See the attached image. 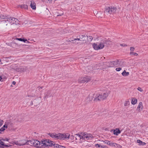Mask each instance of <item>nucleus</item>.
Returning <instances> with one entry per match:
<instances>
[{
  "label": "nucleus",
  "instance_id": "b1692460",
  "mask_svg": "<svg viewBox=\"0 0 148 148\" xmlns=\"http://www.w3.org/2000/svg\"><path fill=\"white\" fill-rule=\"evenodd\" d=\"M12 24L14 23H18L19 21L16 18L12 17Z\"/></svg>",
  "mask_w": 148,
  "mask_h": 148
},
{
  "label": "nucleus",
  "instance_id": "2eb2a0df",
  "mask_svg": "<svg viewBox=\"0 0 148 148\" xmlns=\"http://www.w3.org/2000/svg\"><path fill=\"white\" fill-rule=\"evenodd\" d=\"M5 140L3 139L2 138H0V148H4L5 147H8L9 146L7 145H5L3 141H5Z\"/></svg>",
  "mask_w": 148,
  "mask_h": 148
},
{
  "label": "nucleus",
  "instance_id": "f704fd0d",
  "mask_svg": "<svg viewBox=\"0 0 148 148\" xmlns=\"http://www.w3.org/2000/svg\"><path fill=\"white\" fill-rule=\"evenodd\" d=\"M42 1L47 3H51L52 2V0H41Z\"/></svg>",
  "mask_w": 148,
  "mask_h": 148
},
{
  "label": "nucleus",
  "instance_id": "20e7f679",
  "mask_svg": "<svg viewBox=\"0 0 148 148\" xmlns=\"http://www.w3.org/2000/svg\"><path fill=\"white\" fill-rule=\"evenodd\" d=\"M54 143L49 139H46L42 141L41 142V147H44L52 146L53 145Z\"/></svg>",
  "mask_w": 148,
  "mask_h": 148
},
{
  "label": "nucleus",
  "instance_id": "c9c22d12",
  "mask_svg": "<svg viewBox=\"0 0 148 148\" xmlns=\"http://www.w3.org/2000/svg\"><path fill=\"white\" fill-rule=\"evenodd\" d=\"M54 145V148H59V145L58 144H54L53 145Z\"/></svg>",
  "mask_w": 148,
  "mask_h": 148
},
{
  "label": "nucleus",
  "instance_id": "6ab92c4d",
  "mask_svg": "<svg viewBox=\"0 0 148 148\" xmlns=\"http://www.w3.org/2000/svg\"><path fill=\"white\" fill-rule=\"evenodd\" d=\"M8 127L7 125L5 124L3 127H2L1 129H0V134L2 133V132H3L5 129L7 128Z\"/></svg>",
  "mask_w": 148,
  "mask_h": 148
},
{
  "label": "nucleus",
  "instance_id": "423d86ee",
  "mask_svg": "<svg viewBox=\"0 0 148 148\" xmlns=\"http://www.w3.org/2000/svg\"><path fill=\"white\" fill-rule=\"evenodd\" d=\"M50 137L54 140H60V133H56L55 132L50 133L48 134Z\"/></svg>",
  "mask_w": 148,
  "mask_h": 148
},
{
  "label": "nucleus",
  "instance_id": "cd10ccee",
  "mask_svg": "<svg viewBox=\"0 0 148 148\" xmlns=\"http://www.w3.org/2000/svg\"><path fill=\"white\" fill-rule=\"evenodd\" d=\"M16 40H18L19 41H23L24 42H25L26 41H27V40L26 39H25L24 38H16L15 39Z\"/></svg>",
  "mask_w": 148,
  "mask_h": 148
},
{
  "label": "nucleus",
  "instance_id": "49530a36",
  "mask_svg": "<svg viewBox=\"0 0 148 148\" xmlns=\"http://www.w3.org/2000/svg\"><path fill=\"white\" fill-rule=\"evenodd\" d=\"M14 143L15 144L19 145V141L15 142Z\"/></svg>",
  "mask_w": 148,
  "mask_h": 148
},
{
  "label": "nucleus",
  "instance_id": "8fccbe9b",
  "mask_svg": "<svg viewBox=\"0 0 148 148\" xmlns=\"http://www.w3.org/2000/svg\"><path fill=\"white\" fill-rule=\"evenodd\" d=\"M89 37L90 38V39L91 40L92 39V37L90 36H89Z\"/></svg>",
  "mask_w": 148,
  "mask_h": 148
},
{
  "label": "nucleus",
  "instance_id": "a19ab883",
  "mask_svg": "<svg viewBox=\"0 0 148 148\" xmlns=\"http://www.w3.org/2000/svg\"><path fill=\"white\" fill-rule=\"evenodd\" d=\"M121 68H116V71H120L121 70Z\"/></svg>",
  "mask_w": 148,
  "mask_h": 148
},
{
  "label": "nucleus",
  "instance_id": "4be33fe9",
  "mask_svg": "<svg viewBox=\"0 0 148 148\" xmlns=\"http://www.w3.org/2000/svg\"><path fill=\"white\" fill-rule=\"evenodd\" d=\"M129 74V72H126L125 70L122 73V75L123 76L126 77L128 76Z\"/></svg>",
  "mask_w": 148,
  "mask_h": 148
},
{
  "label": "nucleus",
  "instance_id": "c756f323",
  "mask_svg": "<svg viewBox=\"0 0 148 148\" xmlns=\"http://www.w3.org/2000/svg\"><path fill=\"white\" fill-rule=\"evenodd\" d=\"M117 144L116 143H111L110 146L116 147Z\"/></svg>",
  "mask_w": 148,
  "mask_h": 148
},
{
  "label": "nucleus",
  "instance_id": "6e6d98bb",
  "mask_svg": "<svg viewBox=\"0 0 148 148\" xmlns=\"http://www.w3.org/2000/svg\"><path fill=\"white\" fill-rule=\"evenodd\" d=\"M1 60L0 59V62L1 61Z\"/></svg>",
  "mask_w": 148,
  "mask_h": 148
},
{
  "label": "nucleus",
  "instance_id": "f3484780",
  "mask_svg": "<svg viewBox=\"0 0 148 148\" xmlns=\"http://www.w3.org/2000/svg\"><path fill=\"white\" fill-rule=\"evenodd\" d=\"M105 65H106L107 67H114L113 61H111L108 62H106Z\"/></svg>",
  "mask_w": 148,
  "mask_h": 148
},
{
  "label": "nucleus",
  "instance_id": "603ef678",
  "mask_svg": "<svg viewBox=\"0 0 148 148\" xmlns=\"http://www.w3.org/2000/svg\"><path fill=\"white\" fill-rule=\"evenodd\" d=\"M98 13V12L97 11H95V14H97Z\"/></svg>",
  "mask_w": 148,
  "mask_h": 148
},
{
  "label": "nucleus",
  "instance_id": "58836bf2",
  "mask_svg": "<svg viewBox=\"0 0 148 148\" xmlns=\"http://www.w3.org/2000/svg\"><path fill=\"white\" fill-rule=\"evenodd\" d=\"M137 89L139 91H140V92H142L143 91V90L140 87H138L137 88Z\"/></svg>",
  "mask_w": 148,
  "mask_h": 148
},
{
  "label": "nucleus",
  "instance_id": "412c9836",
  "mask_svg": "<svg viewBox=\"0 0 148 148\" xmlns=\"http://www.w3.org/2000/svg\"><path fill=\"white\" fill-rule=\"evenodd\" d=\"M75 136L76 140H81L82 139L81 137V133L77 134L75 135Z\"/></svg>",
  "mask_w": 148,
  "mask_h": 148
},
{
  "label": "nucleus",
  "instance_id": "37998d69",
  "mask_svg": "<svg viewBox=\"0 0 148 148\" xmlns=\"http://www.w3.org/2000/svg\"><path fill=\"white\" fill-rule=\"evenodd\" d=\"M116 147H118L119 148H122V146L120 145L117 144V145L116 146Z\"/></svg>",
  "mask_w": 148,
  "mask_h": 148
},
{
  "label": "nucleus",
  "instance_id": "ddd939ff",
  "mask_svg": "<svg viewBox=\"0 0 148 148\" xmlns=\"http://www.w3.org/2000/svg\"><path fill=\"white\" fill-rule=\"evenodd\" d=\"M104 100L103 98L101 95L99 94H96L95 97L94 99V100L95 101H101Z\"/></svg>",
  "mask_w": 148,
  "mask_h": 148
},
{
  "label": "nucleus",
  "instance_id": "9b49d317",
  "mask_svg": "<svg viewBox=\"0 0 148 148\" xmlns=\"http://www.w3.org/2000/svg\"><path fill=\"white\" fill-rule=\"evenodd\" d=\"M90 80V79L88 78L80 77L79 79L78 82L80 83H83L87 82Z\"/></svg>",
  "mask_w": 148,
  "mask_h": 148
},
{
  "label": "nucleus",
  "instance_id": "72a5a7b5",
  "mask_svg": "<svg viewBox=\"0 0 148 148\" xmlns=\"http://www.w3.org/2000/svg\"><path fill=\"white\" fill-rule=\"evenodd\" d=\"M129 101H126L124 103V105L125 106H126L129 105Z\"/></svg>",
  "mask_w": 148,
  "mask_h": 148
},
{
  "label": "nucleus",
  "instance_id": "7ed1b4c3",
  "mask_svg": "<svg viewBox=\"0 0 148 148\" xmlns=\"http://www.w3.org/2000/svg\"><path fill=\"white\" fill-rule=\"evenodd\" d=\"M86 36L85 35H81L77 36L76 38H75L72 41H75V42L77 44L81 45L83 43V42L85 40Z\"/></svg>",
  "mask_w": 148,
  "mask_h": 148
},
{
  "label": "nucleus",
  "instance_id": "0eeeda50",
  "mask_svg": "<svg viewBox=\"0 0 148 148\" xmlns=\"http://www.w3.org/2000/svg\"><path fill=\"white\" fill-rule=\"evenodd\" d=\"M93 137V136L90 134L86 133H81V137L82 139L88 140L92 138Z\"/></svg>",
  "mask_w": 148,
  "mask_h": 148
},
{
  "label": "nucleus",
  "instance_id": "393cba45",
  "mask_svg": "<svg viewBox=\"0 0 148 148\" xmlns=\"http://www.w3.org/2000/svg\"><path fill=\"white\" fill-rule=\"evenodd\" d=\"M137 99L133 98L132 99V100L131 101V103L133 105H134L137 103Z\"/></svg>",
  "mask_w": 148,
  "mask_h": 148
},
{
  "label": "nucleus",
  "instance_id": "09e8293b",
  "mask_svg": "<svg viewBox=\"0 0 148 148\" xmlns=\"http://www.w3.org/2000/svg\"><path fill=\"white\" fill-rule=\"evenodd\" d=\"M16 82L15 81H13L12 82V84L13 85H15L16 84Z\"/></svg>",
  "mask_w": 148,
  "mask_h": 148
},
{
  "label": "nucleus",
  "instance_id": "dca6fc26",
  "mask_svg": "<svg viewBox=\"0 0 148 148\" xmlns=\"http://www.w3.org/2000/svg\"><path fill=\"white\" fill-rule=\"evenodd\" d=\"M143 103L142 102H140L137 108V110L138 111V112H140L143 109Z\"/></svg>",
  "mask_w": 148,
  "mask_h": 148
},
{
  "label": "nucleus",
  "instance_id": "f257e3e1",
  "mask_svg": "<svg viewBox=\"0 0 148 148\" xmlns=\"http://www.w3.org/2000/svg\"><path fill=\"white\" fill-rule=\"evenodd\" d=\"M12 17L6 18L1 21L0 24V29H6L8 26L10 24H12Z\"/></svg>",
  "mask_w": 148,
  "mask_h": 148
},
{
  "label": "nucleus",
  "instance_id": "a878e982",
  "mask_svg": "<svg viewBox=\"0 0 148 148\" xmlns=\"http://www.w3.org/2000/svg\"><path fill=\"white\" fill-rule=\"evenodd\" d=\"M137 143L139 144V145H144L146 144L144 142H143L142 141L140 140H137Z\"/></svg>",
  "mask_w": 148,
  "mask_h": 148
},
{
  "label": "nucleus",
  "instance_id": "5fc2aeb1",
  "mask_svg": "<svg viewBox=\"0 0 148 148\" xmlns=\"http://www.w3.org/2000/svg\"><path fill=\"white\" fill-rule=\"evenodd\" d=\"M6 140H7V141H8V139H6Z\"/></svg>",
  "mask_w": 148,
  "mask_h": 148
},
{
  "label": "nucleus",
  "instance_id": "6e6552de",
  "mask_svg": "<svg viewBox=\"0 0 148 148\" xmlns=\"http://www.w3.org/2000/svg\"><path fill=\"white\" fill-rule=\"evenodd\" d=\"M111 93V91L109 89L107 88H105L104 89V91L102 95L101 94L104 100H105L107 99L109 95Z\"/></svg>",
  "mask_w": 148,
  "mask_h": 148
},
{
  "label": "nucleus",
  "instance_id": "de8ad7c7",
  "mask_svg": "<svg viewBox=\"0 0 148 148\" xmlns=\"http://www.w3.org/2000/svg\"><path fill=\"white\" fill-rule=\"evenodd\" d=\"M38 88L39 89H42L44 88V87L43 86L39 87H38Z\"/></svg>",
  "mask_w": 148,
  "mask_h": 148
},
{
  "label": "nucleus",
  "instance_id": "bb28decb",
  "mask_svg": "<svg viewBox=\"0 0 148 148\" xmlns=\"http://www.w3.org/2000/svg\"><path fill=\"white\" fill-rule=\"evenodd\" d=\"M120 133V131L118 129H116L114 131V134L115 135H117L118 134Z\"/></svg>",
  "mask_w": 148,
  "mask_h": 148
},
{
  "label": "nucleus",
  "instance_id": "f8f14e48",
  "mask_svg": "<svg viewBox=\"0 0 148 148\" xmlns=\"http://www.w3.org/2000/svg\"><path fill=\"white\" fill-rule=\"evenodd\" d=\"M29 140L23 139L19 140V146H22L26 144L29 145Z\"/></svg>",
  "mask_w": 148,
  "mask_h": 148
},
{
  "label": "nucleus",
  "instance_id": "ea45409f",
  "mask_svg": "<svg viewBox=\"0 0 148 148\" xmlns=\"http://www.w3.org/2000/svg\"><path fill=\"white\" fill-rule=\"evenodd\" d=\"M134 49H135V48L134 47H130V50L131 51V52H133V51H134Z\"/></svg>",
  "mask_w": 148,
  "mask_h": 148
},
{
  "label": "nucleus",
  "instance_id": "4d7b16f0",
  "mask_svg": "<svg viewBox=\"0 0 148 148\" xmlns=\"http://www.w3.org/2000/svg\"><path fill=\"white\" fill-rule=\"evenodd\" d=\"M71 137H73V136H71Z\"/></svg>",
  "mask_w": 148,
  "mask_h": 148
},
{
  "label": "nucleus",
  "instance_id": "c03bdc74",
  "mask_svg": "<svg viewBox=\"0 0 148 148\" xmlns=\"http://www.w3.org/2000/svg\"><path fill=\"white\" fill-rule=\"evenodd\" d=\"M13 44H16V45H18V44L16 43H15L14 42H12V43L11 44H10V45H9L11 47H12V45Z\"/></svg>",
  "mask_w": 148,
  "mask_h": 148
},
{
  "label": "nucleus",
  "instance_id": "4c0bfd02",
  "mask_svg": "<svg viewBox=\"0 0 148 148\" xmlns=\"http://www.w3.org/2000/svg\"><path fill=\"white\" fill-rule=\"evenodd\" d=\"M92 97H92V95H89L88 98H89V101H91L92 100V99H93Z\"/></svg>",
  "mask_w": 148,
  "mask_h": 148
},
{
  "label": "nucleus",
  "instance_id": "7c9ffc66",
  "mask_svg": "<svg viewBox=\"0 0 148 148\" xmlns=\"http://www.w3.org/2000/svg\"><path fill=\"white\" fill-rule=\"evenodd\" d=\"M22 8H24L25 9H27L28 8V6L26 5H23L21 6Z\"/></svg>",
  "mask_w": 148,
  "mask_h": 148
},
{
  "label": "nucleus",
  "instance_id": "39448f33",
  "mask_svg": "<svg viewBox=\"0 0 148 148\" xmlns=\"http://www.w3.org/2000/svg\"><path fill=\"white\" fill-rule=\"evenodd\" d=\"M29 145L33 146L37 148H41V142L37 140H29Z\"/></svg>",
  "mask_w": 148,
  "mask_h": 148
},
{
  "label": "nucleus",
  "instance_id": "e433bc0d",
  "mask_svg": "<svg viewBox=\"0 0 148 148\" xmlns=\"http://www.w3.org/2000/svg\"><path fill=\"white\" fill-rule=\"evenodd\" d=\"M6 17L5 16H4V15H0V18L1 19H3L4 20H5V19L6 18Z\"/></svg>",
  "mask_w": 148,
  "mask_h": 148
},
{
  "label": "nucleus",
  "instance_id": "1a4fd4ad",
  "mask_svg": "<svg viewBox=\"0 0 148 148\" xmlns=\"http://www.w3.org/2000/svg\"><path fill=\"white\" fill-rule=\"evenodd\" d=\"M114 67L115 66L116 67L121 66L124 67L125 66V63L124 62H121L118 60H116L115 61H113Z\"/></svg>",
  "mask_w": 148,
  "mask_h": 148
},
{
  "label": "nucleus",
  "instance_id": "f03ea898",
  "mask_svg": "<svg viewBox=\"0 0 148 148\" xmlns=\"http://www.w3.org/2000/svg\"><path fill=\"white\" fill-rule=\"evenodd\" d=\"M106 42V40H103L99 43H94L92 45L93 47L96 50L102 49L105 45Z\"/></svg>",
  "mask_w": 148,
  "mask_h": 148
},
{
  "label": "nucleus",
  "instance_id": "2f4dec72",
  "mask_svg": "<svg viewBox=\"0 0 148 148\" xmlns=\"http://www.w3.org/2000/svg\"><path fill=\"white\" fill-rule=\"evenodd\" d=\"M130 55H135L136 56H137L138 55V54L134 52H130Z\"/></svg>",
  "mask_w": 148,
  "mask_h": 148
},
{
  "label": "nucleus",
  "instance_id": "4468645a",
  "mask_svg": "<svg viewBox=\"0 0 148 148\" xmlns=\"http://www.w3.org/2000/svg\"><path fill=\"white\" fill-rule=\"evenodd\" d=\"M27 69L25 66H21L16 68V70L17 71L20 72H24L27 71Z\"/></svg>",
  "mask_w": 148,
  "mask_h": 148
},
{
  "label": "nucleus",
  "instance_id": "aec40b11",
  "mask_svg": "<svg viewBox=\"0 0 148 148\" xmlns=\"http://www.w3.org/2000/svg\"><path fill=\"white\" fill-rule=\"evenodd\" d=\"M116 8L114 7H111V11L110 12V14L115 13L116 11Z\"/></svg>",
  "mask_w": 148,
  "mask_h": 148
},
{
  "label": "nucleus",
  "instance_id": "a18cd8bd",
  "mask_svg": "<svg viewBox=\"0 0 148 148\" xmlns=\"http://www.w3.org/2000/svg\"><path fill=\"white\" fill-rule=\"evenodd\" d=\"M120 45L122 47H126L127 46L126 44L124 43L120 44Z\"/></svg>",
  "mask_w": 148,
  "mask_h": 148
},
{
  "label": "nucleus",
  "instance_id": "79ce46f5",
  "mask_svg": "<svg viewBox=\"0 0 148 148\" xmlns=\"http://www.w3.org/2000/svg\"><path fill=\"white\" fill-rule=\"evenodd\" d=\"M3 120L0 119V126H1L3 124Z\"/></svg>",
  "mask_w": 148,
  "mask_h": 148
},
{
  "label": "nucleus",
  "instance_id": "9d476101",
  "mask_svg": "<svg viewBox=\"0 0 148 148\" xmlns=\"http://www.w3.org/2000/svg\"><path fill=\"white\" fill-rule=\"evenodd\" d=\"M70 135L68 133L62 134L60 133V140H64L65 139H69Z\"/></svg>",
  "mask_w": 148,
  "mask_h": 148
},
{
  "label": "nucleus",
  "instance_id": "c85d7f7f",
  "mask_svg": "<svg viewBox=\"0 0 148 148\" xmlns=\"http://www.w3.org/2000/svg\"><path fill=\"white\" fill-rule=\"evenodd\" d=\"M95 147H100L101 148H105L106 146L104 145H100L99 144H96L95 145Z\"/></svg>",
  "mask_w": 148,
  "mask_h": 148
},
{
  "label": "nucleus",
  "instance_id": "a211bd4d",
  "mask_svg": "<svg viewBox=\"0 0 148 148\" xmlns=\"http://www.w3.org/2000/svg\"><path fill=\"white\" fill-rule=\"evenodd\" d=\"M31 2L30 6L31 8L34 10H35L36 9V4L33 1H32Z\"/></svg>",
  "mask_w": 148,
  "mask_h": 148
},
{
  "label": "nucleus",
  "instance_id": "5701e85b",
  "mask_svg": "<svg viewBox=\"0 0 148 148\" xmlns=\"http://www.w3.org/2000/svg\"><path fill=\"white\" fill-rule=\"evenodd\" d=\"M111 7H108L106 8L105 10V13H106L107 14H110V12L111 11Z\"/></svg>",
  "mask_w": 148,
  "mask_h": 148
},
{
  "label": "nucleus",
  "instance_id": "864d4df0",
  "mask_svg": "<svg viewBox=\"0 0 148 148\" xmlns=\"http://www.w3.org/2000/svg\"><path fill=\"white\" fill-rule=\"evenodd\" d=\"M27 41V43H30V42H29L28 41Z\"/></svg>",
  "mask_w": 148,
  "mask_h": 148
},
{
  "label": "nucleus",
  "instance_id": "473e14b6",
  "mask_svg": "<svg viewBox=\"0 0 148 148\" xmlns=\"http://www.w3.org/2000/svg\"><path fill=\"white\" fill-rule=\"evenodd\" d=\"M104 143L110 146V145L111 144V143H110V141L108 140H105L103 141Z\"/></svg>",
  "mask_w": 148,
  "mask_h": 148
},
{
  "label": "nucleus",
  "instance_id": "3c124183",
  "mask_svg": "<svg viewBox=\"0 0 148 148\" xmlns=\"http://www.w3.org/2000/svg\"><path fill=\"white\" fill-rule=\"evenodd\" d=\"M2 77L0 76V81L1 80V79H2Z\"/></svg>",
  "mask_w": 148,
  "mask_h": 148
}]
</instances>
